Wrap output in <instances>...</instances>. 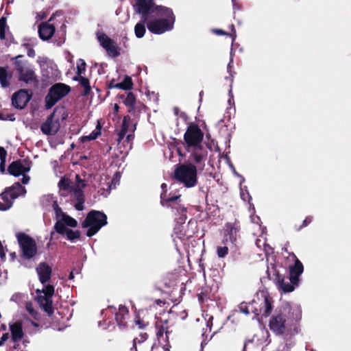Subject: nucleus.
<instances>
[{
    "instance_id": "a211bd4d",
    "label": "nucleus",
    "mask_w": 351,
    "mask_h": 351,
    "mask_svg": "<svg viewBox=\"0 0 351 351\" xmlns=\"http://www.w3.org/2000/svg\"><path fill=\"white\" fill-rule=\"evenodd\" d=\"M180 197V195H173L168 197L167 204L165 207L171 208L172 211L176 215L178 213L180 215L179 219L180 221L184 222L186 219V209L177 202V200Z\"/></svg>"
},
{
    "instance_id": "7ed1b4c3",
    "label": "nucleus",
    "mask_w": 351,
    "mask_h": 351,
    "mask_svg": "<svg viewBox=\"0 0 351 351\" xmlns=\"http://www.w3.org/2000/svg\"><path fill=\"white\" fill-rule=\"evenodd\" d=\"M173 178L186 188L195 186L197 183L196 166L192 162L178 165L174 170Z\"/></svg>"
},
{
    "instance_id": "864d4df0",
    "label": "nucleus",
    "mask_w": 351,
    "mask_h": 351,
    "mask_svg": "<svg viewBox=\"0 0 351 351\" xmlns=\"http://www.w3.org/2000/svg\"><path fill=\"white\" fill-rule=\"evenodd\" d=\"M5 162L6 160H1L0 162V171L2 174L5 172Z\"/></svg>"
},
{
    "instance_id": "20e7f679",
    "label": "nucleus",
    "mask_w": 351,
    "mask_h": 351,
    "mask_svg": "<svg viewBox=\"0 0 351 351\" xmlns=\"http://www.w3.org/2000/svg\"><path fill=\"white\" fill-rule=\"evenodd\" d=\"M170 13L161 16H150L147 21L148 30L154 34H162L173 28L176 17L171 8H169Z\"/></svg>"
},
{
    "instance_id": "37998d69",
    "label": "nucleus",
    "mask_w": 351,
    "mask_h": 351,
    "mask_svg": "<svg viewBox=\"0 0 351 351\" xmlns=\"http://www.w3.org/2000/svg\"><path fill=\"white\" fill-rule=\"evenodd\" d=\"M312 221H313V217L311 216L306 217L301 225H300L299 226H295V230L296 231L301 230L303 228L306 227L308 225H309L312 222Z\"/></svg>"
},
{
    "instance_id": "13d9d810",
    "label": "nucleus",
    "mask_w": 351,
    "mask_h": 351,
    "mask_svg": "<svg viewBox=\"0 0 351 351\" xmlns=\"http://www.w3.org/2000/svg\"><path fill=\"white\" fill-rule=\"evenodd\" d=\"M136 339H134L132 341V347L130 348V351H137L136 349Z\"/></svg>"
},
{
    "instance_id": "3c124183",
    "label": "nucleus",
    "mask_w": 351,
    "mask_h": 351,
    "mask_svg": "<svg viewBox=\"0 0 351 351\" xmlns=\"http://www.w3.org/2000/svg\"><path fill=\"white\" fill-rule=\"evenodd\" d=\"M140 337H141V339H136V342L138 341V343H141V342H143L144 341H145L147 338H148V335L147 332H141L140 334Z\"/></svg>"
},
{
    "instance_id": "ddd939ff",
    "label": "nucleus",
    "mask_w": 351,
    "mask_h": 351,
    "mask_svg": "<svg viewBox=\"0 0 351 351\" xmlns=\"http://www.w3.org/2000/svg\"><path fill=\"white\" fill-rule=\"evenodd\" d=\"M32 162L29 159H18L11 162L8 167V173L15 177L29 172Z\"/></svg>"
},
{
    "instance_id": "79ce46f5",
    "label": "nucleus",
    "mask_w": 351,
    "mask_h": 351,
    "mask_svg": "<svg viewBox=\"0 0 351 351\" xmlns=\"http://www.w3.org/2000/svg\"><path fill=\"white\" fill-rule=\"evenodd\" d=\"M134 322H135L136 325H137L138 327L141 329L145 328L149 324V322H146V321L143 320L142 318H141L139 315H136Z\"/></svg>"
},
{
    "instance_id": "0eeeda50",
    "label": "nucleus",
    "mask_w": 351,
    "mask_h": 351,
    "mask_svg": "<svg viewBox=\"0 0 351 351\" xmlns=\"http://www.w3.org/2000/svg\"><path fill=\"white\" fill-rule=\"evenodd\" d=\"M135 10L143 17V22L147 21L150 16H161L170 13L169 8L156 5L154 0H136Z\"/></svg>"
},
{
    "instance_id": "cd10ccee",
    "label": "nucleus",
    "mask_w": 351,
    "mask_h": 351,
    "mask_svg": "<svg viewBox=\"0 0 351 351\" xmlns=\"http://www.w3.org/2000/svg\"><path fill=\"white\" fill-rule=\"evenodd\" d=\"M132 87H133L132 80L131 77H130L128 75H125L123 82H121L120 83H117V84H116V85H112V84L108 85V88L109 89L119 88V89H122V90H129L132 89Z\"/></svg>"
},
{
    "instance_id": "9b49d317",
    "label": "nucleus",
    "mask_w": 351,
    "mask_h": 351,
    "mask_svg": "<svg viewBox=\"0 0 351 351\" xmlns=\"http://www.w3.org/2000/svg\"><path fill=\"white\" fill-rule=\"evenodd\" d=\"M71 92V87L63 83H56L49 89V93L45 98V108L51 109L58 101L66 96Z\"/></svg>"
},
{
    "instance_id": "f03ea898",
    "label": "nucleus",
    "mask_w": 351,
    "mask_h": 351,
    "mask_svg": "<svg viewBox=\"0 0 351 351\" xmlns=\"http://www.w3.org/2000/svg\"><path fill=\"white\" fill-rule=\"evenodd\" d=\"M300 317L301 312L299 308L287 305L275 311L269 319L268 326L275 335H287L293 322H298Z\"/></svg>"
},
{
    "instance_id": "8fccbe9b",
    "label": "nucleus",
    "mask_w": 351,
    "mask_h": 351,
    "mask_svg": "<svg viewBox=\"0 0 351 351\" xmlns=\"http://www.w3.org/2000/svg\"><path fill=\"white\" fill-rule=\"evenodd\" d=\"M7 151L4 147H0V160H6Z\"/></svg>"
},
{
    "instance_id": "393cba45",
    "label": "nucleus",
    "mask_w": 351,
    "mask_h": 351,
    "mask_svg": "<svg viewBox=\"0 0 351 351\" xmlns=\"http://www.w3.org/2000/svg\"><path fill=\"white\" fill-rule=\"evenodd\" d=\"M275 281L279 289H282L285 293L291 292L294 290L296 285L292 284L290 280H285L284 276L279 273L276 274Z\"/></svg>"
},
{
    "instance_id": "5701e85b",
    "label": "nucleus",
    "mask_w": 351,
    "mask_h": 351,
    "mask_svg": "<svg viewBox=\"0 0 351 351\" xmlns=\"http://www.w3.org/2000/svg\"><path fill=\"white\" fill-rule=\"evenodd\" d=\"M51 18L47 22L42 23L38 26L39 37L43 40H49L54 34L56 28L53 24H50Z\"/></svg>"
},
{
    "instance_id": "c756f323",
    "label": "nucleus",
    "mask_w": 351,
    "mask_h": 351,
    "mask_svg": "<svg viewBox=\"0 0 351 351\" xmlns=\"http://www.w3.org/2000/svg\"><path fill=\"white\" fill-rule=\"evenodd\" d=\"M136 96L132 92H128L123 104L128 108L129 113H134L135 110Z\"/></svg>"
},
{
    "instance_id": "4be33fe9",
    "label": "nucleus",
    "mask_w": 351,
    "mask_h": 351,
    "mask_svg": "<svg viewBox=\"0 0 351 351\" xmlns=\"http://www.w3.org/2000/svg\"><path fill=\"white\" fill-rule=\"evenodd\" d=\"M130 319L128 308L120 305L118 311L115 313V320L120 329H125L128 327V321Z\"/></svg>"
},
{
    "instance_id": "f3484780",
    "label": "nucleus",
    "mask_w": 351,
    "mask_h": 351,
    "mask_svg": "<svg viewBox=\"0 0 351 351\" xmlns=\"http://www.w3.org/2000/svg\"><path fill=\"white\" fill-rule=\"evenodd\" d=\"M292 256L295 258V263L289 267V280L292 284L298 285L300 276L304 271V266L293 253H292Z\"/></svg>"
},
{
    "instance_id": "f257e3e1",
    "label": "nucleus",
    "mask_w": 351,
    "mask_h": 351,
    "mask_svg": "<svg viewBox=\"0 0 351 351\" xmlns=\"http://www.w3.org/2000/svg\"><path fill=\"white\" fill-rule=\"evenodd\" d=\"M203 139L204 132L197 124L191 123L187 127L182 144L190 154L189 158L197 165H204L208 156L207 149L202 144Z\"/></svg>"
},
{
    "instance_id": "e433bc0d",
    "label": "nucleus",
    "mask_w": 351,
    "mask_h": 351,
    "mask_svg": "<svg viewBox=\"0 0 351 351\" xmlns=\"http://www.w3.org/2000/svg\"><path fill=\"white\" fill-rule=\"evenodd\" d=\"M71 180L69 178L63 177L58 182V187L60 190L63 191L71 190L72 186H71Z\"/></svg>"
},
{
    "instance_id": "6e6d98bb",
    "label": "nucleus",
    "mask_w": 351,
    "mask_h": 351,
    "mask_svg": "<svg viewBox=\"0 0 351 351\" xmlns=\"http://www.w3.org/2000/svg\"><path fill=\"white\" fill-rule=\"evenodd\" d=\"M27 54L30 58H34L36 56L35 50L32 47L27 50Z\"/></svg>"
},
{
    "instance_id": "1a4fd4ad",
    "label": "nucleus",
    "mask_w": 351,
    "mask_h": 351,
    "mask_svg": "<svg viewBox=\"0 0 351 351\" xmlns=\"http://www.w3.org/2000/svg\"><path fill=\"white\" fill-rule=\"evenodd\" d=\"M16 237L20 248V257L24 261L33 260L38 254L36 242L29 234L19 232Z\"/></svg>"
},
{
    "instance_id": "9d476101",
    "label": "nucleus",
    "mask_w": 351,
    "mask_h": 351,
    "mask_svg": "<svg viewBox=\"0 0 351 351\" xmlns=\"http://www.w3.org/2000/svg\"><path fill=\"white\" fill-rule=\"evenodd\" d=\"M54 292V286L50 284L45 286L43 289H38L36 290V295L34 299L35 301L49 317L52 316L54 313L52 300Z\"/></svg>"
},
{
    "instance_id": "4468645a",
    "label": "nucleus",
    "mask_w": 351,
    "mask_h": 351,
    "mask_svg": "<svg viewBox=\"0 0 351 351\" xmlns=\"http://www.w3.org/2000/svg\"><path fill=\"white\" fill-rule=\"evenodd\" d=\"M56 110L47 117L46 121L40 125V130L45 135H55L60 129L58 119L55 120Z\"/></svg>"
},
{
    "instance_id": "f8f14e48",
    "label": "nucleus",
    "mask_w": 351,
    "mask_h": 351,
    "mask_svg": "<svg viewBox=\"0 0 351 351\" xmlns=\"http://www.w3.org/2000/svg\"><path fill=\"white\" fill-rule=\"evenodd\" d=\"M156 334L160 343L165 351H169L171 346L170 340L175 339L173 330L169 329L168 320L159 319L155 323Z\"/></svg>"
},
{
    "instance_id": "bb28decb",
    "label": "nucleus",
    "mask_w": 351,
    "mask_h": 351,
    "mask_svg": "<svg viewBox=\"0 0 351 351\" xmlns=\"http://www.w3.org/2000/svg\"><path fill=\"white\" fill-rule=\"evenodd\" d=\"M263 306H261L258 309L255 308L254 313L258 315L259 314H262L263 315L267 317L270 315L272 308L273 305L271 301V299L268 298L267 296H265L263 301Z\"/></svg>"
},
{
    "instance_id": "6ab92c4d",
    "label": "nucleus",
    "mask_w": 351,
    "mask_h": 351,
    "mask_svg": "<svg viewBox=\"0 0 351 351\" xmlns=\"http://www.w3.org/2000/svg\"><path fill=\"white\" fill-rule=\"evenodd\" d=\"M36 271L42 285H45L50 280L52 268L46 262L40 263L36 267Z\"/></svg>"
},
{
    "instance_id": "de8ad7c7",
    "label": "nucleus",
    "mask_w": 351,
    "mask_h": 351,
    "mask_svg": "<svg viewBox=\"0 0 351 351\" xmlns=\"http://www.w3.org/2000/svg\"><path fill=\"white\" fill-rule=\"evenodd\" d=\"M130 117L129 115L124 116L121 124V128H127L129 130V124L130 122Z\"/></svg>"
},
{
    "instance_id": "49530a36",
    "label": "nucleus",
    "mask_w": 351,
    "mask_h": 351,
    "mask_svg": "<svg viewBox=\"0 0 351 351\" xmlns=\"http://www.w3.org/2000/svg\"><path fill=\"white\" fill-rule=\"evenodd\" d=\"M168 197H167V192L162 191V193L160 194V204L163 207H165V205H167V202Z\"/></svg>"
},
{
    "instance_id": "4c0bfd02",
    "label": "nucleus",
    "mask_w": 351,
    "mask_h": 351,
    "mask_svg": "<svg viewBox=\"0 0 351 351\" xmlns=\"http://www.w3.org/2000/svg\"><path fill=\"white\" fill-rule=\"evenodd\" d=\"M230 28H231V30L232 32V34H230V33H228L226 32H225L224 30L223 29H215L214 30V32L217 34V35H219V36H223V35H226V36H229L230 37L232 38V40H234L235 38H236V30H235V28H234V25L233 24H232L230 25Z\"/></svg>"
},
{
    "instance_id": "39448f33",
    "label": "nucleus",
    "mask_w": 351,
    "mask_h": 351,
    "mask_svg": "<svg viewBox=\"0 0 351 351\" xmlns=\"http://www.w3.org/2000/svg\"><path fill=\"white\" fill-rule=\"evenodd\" d=\"M107 223V215L104 213L91 210L87 213L82 223V227L83 228H88L86 235L88 237H91L96 234Z\"/></svg>"
},
{
    "instance_id": "f704fd0d",
    "label": "nucleus",
    "mask_w": 351,
    "mask_h": 351,
    "mask_svg": "<svg viewBox=\"0 0 351 351\" xmlns=\"http://www.w3.org/2000/svg\"><path fill=\"white\" fill-rule=\"evenodd\" d=\"M9 78L10 76H8L7 69L0 66V83L3 88L9 86Z\"/></svg>"
},
{
    "instance_id": "052dcab7",
    "label": "nucleus",
    "mask_w": 351,
    "mask_h": 351,
    "mask_svg": "<svg viewBox=\"0 0 351 351\" xmlns=\"http://www.w3.org/2000/svg\"><path fill=\"white\" fill-rule=\"evenodd\" d=\"M114 111H113V113L114 114H117L119 110V106L117 104H115L114 106V108H113Z\"/></svg>"
},
{
    "instance_id": "a878e982",
    "label": "nucleus",
    "mask_w": 351,
    "mask_h": 351,
    "mask_svg": "<svg viewBox=\"0 0 351 351\" xmlns=\"http://www.w3.org/2000/svg\"><path fill=\"white\" fill-rule=\"evenodd\" d=\"M71 191L73 193L74 199L77 201L74 206L75 208L79 211L82 210L85 202V196L82 189L78 186H72Z\"/></svg>"
},
{
    "instance_id": "7c9ffc66",
    "label": "nucleus",
    "mask_w": 351,
    "mask_h": 351,
    "mask_svg": "<svg viewBox=\"0 0 351 351\" xmlns=\"http://www.w3.org/2000/svg\"><path fill=\"white\" fill-rule=\"evenodd\" d=\"M73 80L78 81L80 85L84 88V92L82 94L84 96H87L90 94L91 87L88 78L82 76H75L73 77Z\"/></svg>"
},
{
    "instance_id": "774afa93",
    "label": "nucleus",
    "mask_w": 351,
    "mask_h": 351,
    "mask_svg": "<svg viewBox=\"0 0 351 351\" xmlns=\"http://www.w3.org/2000/svg\"><path fill=\"white\" fill-rule=\"evenodd\" d=\"M203 95H204V91H203V90L200 91L199 95V101H200V102H201V101H202V100Z\"/></svg>"
},
{
    "instance_id": "0e129e2a",
    "label": "nucleus",
    "mask_w": 351,
    "mask_h": 351,
    "mask_svg": "<svg viewBox=\"0 0 351 351\" xmlns=\"http://www.w3.org/2000/svg\"><path fill=\"white\" fill-rule=\"evenodd\" d=\"M22 46L25 47L27 50H28L29 48H32L31 45L29 43H23Z\"/></svg>"
},
{
    "instance_id": "680f3d73",
    "label": "nucleus",
    "mask_w": 351,
    "mask_h": 351,
    "mask_svg": "<svg viewBox=\"0 0 351 351\" xmlns=\"http://www.w3.org/2000/svg\"><path fill=\"white\" fill-rule=\"evenodd\" d=\"M162 191L167 192V185L165 183L161 184Z\"/></svg>"
},
{
    "instance_id": "2eb2a0df",
    "label": "nucleus",
    "mask_w": 351,
    "mask_h": 351,
    "mask_svg": "<svg viewBox=\"0 0 351 351\" xmlns=\"http://www.w3.org/2000/svg\"><path fill=\"white\" fill-rule=\"evenodd\" d=\"M32 98V93L25 89H21L14 93L12 97V104L17 109L22 110Z\"/></svg>"
},
{
    "instance_id": "5fc2aeb1",
    "label": "nucleus",
    "mask_w": 351,
    "mask_h": 351,
    "mask_svg": "<svg viewBox=\"0 0 351 351\" xmlns=\"http://www.w3.org/2000/svg\"><path fill=\"white\" fill-rule=\"evenodd\" d=\"M22 175H23L22 180H21L22 183L23 184H27L30 180V177L27 175H25V173L22 174Z\"/></svg>"
},
{
    "instance_id": "473e14b6",
    "label": "nucleus",
    "mask_w": 351,
    "mask_h": 351,
    "mask_svg": "<svg viewBox=\"0 0 351 351\" xmlns=\"http://www.w3.org/2000/svg\"><path fill=\"white\" fill-rule=\"evenodd\" d=\"M100 135H101V125L99 123L97 125L96 130H93L89 135L82 136L80 138V141L82 143H86L88 141L96 139Z\"/></svg>"
},
{
    "instance_id": "b1692460",
    "label": "nucleus",
    "mask_w": 351,
    "mask_h": 351,
    "mask_svg": "<svg viewBox=\"0 0 351 351\" xmlns=\"http://www.w3.org/2000/svg\"><path fill=\"white\" fill-rule=\"evenodd\" d=\"M240 230L239 223L235 221L234 223H227L226 224V240H230V241L234 243L237 241V233Z\"/></svg>"
},
{
    "instance_id": "2f4dec72",
    "label": "nucleus",
    "mask_w": 351,
    "mask_h": 351,
    "mask_svg": "<svg viewBox=\"0 0 351 351\" xmlns=\"http://www.w3.org/2000/svg\"><path fill=\"white\" fill-rule=\"evenodd\" d=\"M56 223H62L64 227L76 228L77 226V221L76 219L67 214L62 215V217Z\"/></svg>"
},
{
    "instance_id": "a19ab883",
    "label": "nucleus",
    "mask_w": 351,
    "mask_h": 351,
    "mask_svg": "<svg viewBox=\"0 0 351 351\" xmlns=\"http://www.w3.org/2000/svg\"><path fill=\"white\" fill-rule=\"evenodd\" d=\"M52 207L55 211L56 218L57 221L60 220V217H62V215L66 214L65 213L62 212V208L59 206L57 201H54L53 202Z\"/></svg>"
},
{
    "instance_id": "09e8293b",
    "label": "nucleus",
    "mask_w": 351,
    "mask_h": 351,
    "mask_svg": "<svg viewBox=\"0 0 351 351\" xmlns=\"http://www.w3.org/2000/svg\"><path fill=\"white\" fill-rule=\"evenodd\" d=\"M239 308L240 312H241L245 315L250 314V311L248 309V306L245 304H243V303L241 304L239 306Z\"/></svg>"
},
{
    "instance_id": "c85d7f7f",
    "label": "nucleus",
    "mask_w": 351,
    "mask_h": 351,
    "mask_svg": "<svg viewBox=\"0 0 351 351\" xmlns=\"http://www.w3.org/2000/svg\"><path fill=\"white\" fill-rule=\"evenodd\" d=\"M211 288L207 285L202 287L199 289L197 295L199 302L204 303L210 299Z\"/></svg>"
},
{
    "instance_id": "6e6552de",
    "label": "nucleus",
    "mask_w": 351,
    "mask_h": 351,
    "mask_svg": "<svg viewBox=\"0 0 351 351\" xmlns=\"http://www.w3.org/2000/svg\"><path fill=\"white\" fill-rule=\"evenodd\" d=\"M26 189L19 182H14L12 186L5 187L0 193V197L3 202H0V211H6L10 209L14 201L20 196H25Z\"/></svg>"
},
{
    "instance_id": "bf43d9fd",
    "label": "nucleus",
    "mask_w": 351,
    "mask_h": 351,
    "mask_svg": "<svg viewBox=\"0 0 351 351\" xmlns=\"http://www.w3.org/2000/svg\"><path fill=\"white\" fill-rule=\"evenodd\" d=\"M134 134H128L126 136V138H125V141L128 142V143H130L131 141H132V140L134 139Z\"/></svg>"
},
{
    "instance_id": "423d86ee",
    "label": "nucleus",
    "mask_w": 351,
    "mask_h": 351,
    "mask_svg": "<svg viewBox=\"0 0 351 351\" xmlns=\"http://www.w3.org/2000/svg\"><path fill=\"white\" fill-rule=\"evenodd\" d=\"M12 61L19 75V81L27 84L38 82L34 66L28 60H24L23 55L16 56L12 58Z\"/></svg>"
},
{
    "instance_id": "603ef678",
    "label": "nucleus",
    "mask_w": 351,
    "mask_h": 351,
    "mask_svg": "<svg viewBox=\"0 0 351 351\" xmlns=\"http://www.w3.org/2000/svg\"><path fill=\"white\" fill-rule=\"evenodd\" d=\"M19 342L20 341L13 342L14 344L11 348L12 351H20L21 350V346L19 344Z\"/></svg>"
},
{
    "instance_id": "c9c22d12",
    "label": "nucleus",
    "mask_w": 351,
    "mask_h": 351,
    "mask_svg": "<svg viewBox=\"0 0 351 351\" xmlns=\"http://www.w3.org/2000/svg\"><path fill=\"white\" fill-rule=\"evenodd\" d=\"M25 309L34 319L39 320L40 314L34 308L32 302H28L26 303Z\"/></svg>"
},
{
    "instance_id": "aec40b11",
    "label": "nucleus",
    "mask_w": 351,
    "mask_h": 351,
    "mask_svg": "<svg viewBox=\"0 0 351 351\" xmlns=\"http://www.w3.org/2000/svg\"><path fill=\"white\" fill-rule=\"evenodd\" d=\"M53 230L62 236L66 235V239L71 241L80 239L81 236L80 230H73L67 227H64L63 224L60 223H55Z\"/></svg>"
},
{
    "instance_id": "4d7b16f0",
    "label": "nucleus",
    "mask_w": 351,
    "mask_h": 351,
    "mask_svg": "<svg viewBox=\"0 0 351 351\" xmlns=\"http://www.w3.org/2000/svg\"><path fill=\"white\" fill-rule=\"evenodd\" d=\"M10 337V335L9 332H5V333H3L1 336V337L0 338L2 341H4V343H5V341H7L9 338Z\"/></svg>"
},
{
    "instance_id": "412c9836",
    "label": "nucleus",
    "mask_w": 351,
    "mask_h": 351,
    "mask_svg": "<svg viewBox=\"0 0 351 351\" xmlns=\"http://www.w3.org/2000/svg\"><path fill=\"white\" fill-rule=\"evenodd\" d=\"M9 330L10 331V338L12 342L21 341L25 333L23 329V323L18 320L14 322L9 323Z\"/></svg>"
},
{
    "instance_id": "338daca9",
    "label": "nucleus",
    "mask_w": 351,
    "mask_h": 351,
    "mask_svg": "<svg viewBox=\"0 0 351 351\" xmlns=\"http://www.w3.org/2000/svg\"><path fill=\"white\" fill-rule=\"evenodd\" d=\"M74 278V271H71L69 276V280H73Z\"/></svg>"
},
{
    "instance_id": "e2e57ef3",
    "label": "nucleus",
    "mask_w": 351,
    "mask_h": 351,
    "mask_svg": "<svg viewBox=\"0 0 351 351\" xmlns=\"http://www.w3.org/2000/svg\"><path fill=\"white\" fill-rule=\"evenodd\" d=\"M252 341H250V340L246 341L245 342V343H244L243 349V350H242V351H247V343H252Z\"/></svg>"
},
{
    "instance_id": "58836bf2",
    "label": "nucleus",
    "mask_w": 351,
    "mask_h": 351,
    "mask_svg": "<svg viewBox=\"0 0 351 351\" xmlns=\"http://www.w3.org/2000/svg\"><path fill=\"white\" fill-rule=\"evenodd\" d=\"M7 27L6 18H0V38L1 40L5 39V29Z\"/></svg>"
},
{
    "instance_id": "dca6fc26",
    "label": "nucleus",
    "mask_w": 351,
    "mask_h": 351,
    "mask_svg": "<svg viewBox=\"0 0 351 351\" xmlns=\"http://www.w3.org/2000/svg\"><path fill=\"white\" fill-rule=\"evenodd\" d=\"M97 38L102 47L113 58L118 57L120 55L119 49L117 44L106 34L103 33L99 35Z\"/></svg>"
},
{
    "instance_id": "ea45409f",
    "label": "nucleus",
    "mask_w": 351,
    "mask_h": 351,
    "mask_svg": "<svg viewBox=\"0 0 351 351\" xmlns=\"http://www.w3.org/2000/svg\"><path fill=\"white\" fill-rule=\"evenodd\" d=\"M86 64L82 59H79L77 63V76H82L86 70Z\"/></svg>"
},
{
    "instance_id": "72a5a7b5",
    "label": "nucleus",
    "mask_w": 351,
    "mask_h": 351,
    "mask_svg": "<svg viewBox=\"0 0 351 351\" xmlns=\"http://www.w3.org/2000/svg\"><path fill=\"white\" fill-rule=\"evenodd\" d=\"M147 21L143 22V17H141V21L135 25L134 32L137 38H141L144 36L146 32L145 23L147 24Z\"/></svg>"
},
{
    "instance_id": "a18cd8bd",
    "label": "nucleus",
    "mask_w": 351,
    "mask_h": 351,
    "mask_svg": "<svg viewBox=\"0 0 351 351\" xmlns=\"http://www.w3.org/2000/svg\"><path fill=\"white\" fill-rule=\"evenodd\" d=\"M128 130L127 128H121L120 132L118 134L117 142L120 143L124 138Z\"/></svg>"
},
{
    "instance_id": "69168bd1",
    "label": "nucleus",
    "mask_w": 351,
    "mask_h": 351,
    "mask_svg": "<svg viewBox=\"0 0 351 351\" xmlns=\"http://www.w3.org/2000/svg\"><path fill=\"white\" fill-rule=\"evenodd\" d=\"M120 99H122L123 101L125 100V98L126 97V95L125 94H121V95H118L117 96Z\"/></svg>"
},
{
    "instance_id": "c03bdc74",
    "label": "nucleus",
    "mask_w": 351,
    "mask_h": 351,
    "mask_svg": "<svg viewBox=\"0 0 351 351\" xmlns=\"http://www.w3.org/2000/svg\"><path fill=\"white\" fill-rule=\"evenodd\" d=\"M228 253V247L226 246L217 247V254L219 258H224Z\"/></svg>"
}]
</instances>
